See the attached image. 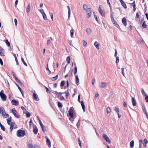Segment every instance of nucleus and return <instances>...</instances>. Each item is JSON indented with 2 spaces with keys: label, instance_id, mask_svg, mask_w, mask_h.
Wrapping results in <instances>:
<instances>
[{
  "label": "nucleus",
  "instance_id": "obj_25",
  "mask_svg": "<svg viewBox=\"0 0 148 148\" xmlns=\"http://www.w3.org/2000/svg\"><path fill=\"white\" fill-rule=\"evenodd\" d=\"M114 24L115 26L118 28L119 29L121 30V29L120 27V26L118 24L117 22L114 23Z\"/></svg>",
  "mask_w": 148,
  "mask_h": 148
},
{
  "label": "nucleus",
  "instance_id": "obj_38",
  "mask_svg": "<svg viewBox=\"0 0 148 148\" xmlns=\"http://www.w3.org/2000/svg\"><path fill=\"white\" fill-rule=\"evenodd\" d=\"M58 106L59 108H62V104L60 102L58 101Z\"/></svg>",
  "mask_w": 148,
  "mask_h": 148
},
{
  "label": "nucleus",
  "instance_id": "obj_49",
  "mask_svg": "<svg viewBox=\"0 0 148 148\" xmlns=\"http://www.w3.org/2000/svg\"><path fill=\"white\" fill-rule=\"evenodd\" d=\"M80 124V119H79L78 121L77 124V127H78Z\"/></svg>",
  "mask_w": 148,
  "mask_h": 148
},
{
  "label": "nucleus",
  "instance_id": "obj_29",
  "mask_svg": "<svg viewBox=\"0 0 148 148\" xmlns=\"http://www.w3.org/2000/svg\"><path fill=\"white\" fill-rule=\"evenodd\" d=\"M2 116L5 118H7L8 117H9V115L8 114H6V113H4L2 115Z\"/></svg>",
  "mask_w": 148,
  "mask_h": 148
},
{
  "label": "nucleus",
  "instance_id": "obj_45",
  "mask_svg": "<svg viewBox=\"0 0 148 148\" xmlns=\"http://www.w3.org/2000/svg\"><path fill=\"white\" fill-rule=\"evenodd\" d=\"M42 15L43 16V18L44 20H46L47 19V16L45 13H44V14H43Z\"/></svg>",
  "mask_w": 148,
  "mask_h": 148
},
{
  "label": "nucleus",
  "instance_id": "obj_34",
  "mask_svg": "<svg viewBox=\"0 0 148 148\" xmlns=\"http://www.w3.org/2000/svg\"><path fill=\"white\" fill-rule=\"evenodd\" d=\"M41 128L42 129V132H45L46 131V129L44 125L42 126V127H41Z\"/></svg>",
  "mask_w": 148,
  "mask_h": 148
},
{
  "label": "nucleus",
  "instance_id": "obj_15",
  "mask_svg": "<svg viewBox=\"0 0 148 148\" xmlns=\"http://www.w3.org/2000/svg\"><path fill=\"white\" fill-rule=\"evenodd\" d=\"M11 103L13 105L16 106L17 104V103H18V101L14 99H13L12 100Z\"/></svg>",
  "mask_w": 148,
  "mask_h": 148
},
{
  "label": "nucleus",
  "instance_id": "obj_10",
  "mask_svg": "<svg viewBox=\"0 0 148 148\" xmlns=\"http://www.w3.org/2000/svg\"><path fill=\"white\" fill-rule=\"evenodd\" d=\"M86 11V12L87 14V17L89 18L91 16L90 13L92 11L91 9L90 8H88Z\"/></svg>",
  "mask_w": 148,
  "mask_h": 148
},
{
  "label": "nucleus",
  "instance_id": "obj_31",
  "mask_svg": "<svg viewBox=\"0 0 148 148\" xmlns=\"http://www.w3.org/2000/svg\"><path fill=\"white\" fill-rule=\"evenodd\" d=\"M142 26L144 28H146L147 27V25L146 24V22L145 21H144L142 25Z\"/></svg>",
  "mask_w": 148,
  "mask_h": 148
},
{
  "label": "nucleus",
  "instance_id": "obj_9",
  "mask_svg": "<svg viewBox=\"0 0 148 148\" xmlns=\"http://www.w3.org/2000/svg\"><path fill=\"white\" fill-rule=\"evenodd\" d=\"M33 132L35 134H37L38 132L37 127L34 125H33Z\"/></svg>",
  "mask_w": 148,
  "mask_h": 148
},
{
  "label": "nucleus",
  "instance_id": "obj_44",
  "mask_svg": "<svg viewBox=\"0 0 148 148\" xmlns=\"http://www.w3.org/2000/svg\"><path fill=\"white\" fill-rule=\"evenodd\" d=\"M45 88L46 89V91L50 94L51 93V92L49 90V88H47V87L44 86Z\"/></svg>",
  "mask_w": 148,
  "mask_h": 148
},
{
  "label": "nucleus",
  "instance_id": "obj_39",
  "mask_svg": "<svg viewBox=\"0 0 148 148\" xmlns=\"http://www.w3.org/2000/svg\"><path fill=\"white\" fill-rule=\"evenodd\" d=\"M75 67L74 68V73L75 74H76L77 72V66H76V64L75 63Z\"/></svg>",
  "mask_w": 148,
  "mask_h": 148
},
{
  "label": "nucleus",
  "instance_id": "obj_1",
  "mask_svg": "<svg viewBox=\"0 0 148 148\" xmlns=\"http://www.w3.org/2000/svg\"><path fill=\"white\" fill-rule=\"evenodd\" d=\"M16 135L19 137H22L25 135V132L24 130H19L17 131Z\"/></svg>",
  "mask_w": 148,
  "mask_h": 148
},
{
  "label": "nucleus",
  "instance_id": "obj_27",
  "mask_svg": "<svg viewBox=\"0 0 148 148\" xmlns=\"http://www.w3.org/2000/svg\"><path fill=\"white\" fill-rule=\"evenodd\" d=\"M30 4H28L27 7L26 11L27 13H28L30 11Z\"/></svg>",
  "mask_w": 148,
  "mask_h": 148
},
{
  "label": "nucleus",
  "instance_id": "obj_37",
  "mask_svg": "<svg viewBox=\"0 0 148 148\" xmlns=\"http://www.w3.org/2000/svg\"><path fill=\"white\" fill-rule=\"evenodd\" d=\"M21 61L22 62H23V64L26 66H27V63L25 62V61L24 60V58L22 57L21 58Z\"/></svg>",
  "mask_w": 148,
  "mask_h": 148
},
{
  "label": "nucleus",
  "instance_id": "obj_16",
  "mask_svg": "<svg viewBox=\"0 0 148 148\" xmlns=\"http://www.w3.org/2000/svg\"><path fill=\"white\" fill-rule=\"evenodd\" d=\"M16 85L18 87L19 90V91L21 93V94L22 95V96L23 97L24 94H23V90L21 88L19 87V86L18 84H16Z\"/></svg>",
  "mask_w": 148,
  "mask_h": 148
},
{
  "label": "nucleus",
  "instance_id": "obj_43",
  "mask_svg": "<svg viewBox=\"0 0 148 148\" xmlns=\"http://www.w3.org/2000/svg\"><path fill=\"white\" fill-rule=\"evenodd\" d=\"M65 82L64 81H62L61 82L60 86L61 87H63L64 86Z\"/></svg>",
  "mask_w": 148,
  "mask_h": 148
},
{
  "label": "nucleus",
  "instance_id": "obj_3",
  "mask_svg": "<svg viewBox=\"0 0 148 148\" xmlns=\"http://www.w3.org/2000/svg\"><path fill=\"white\" fill-rule=\"evenodd\" d=\"M74 108L73 107L70 108L69 111V115L71 119H72L74 117V114L73 110Z\"/></svg>",
  "mask_w": 148,
  "mask_h": 148
},
{
  "label": "nucleus",
  "instance_id": "obj_33",
  "mask_svg": "<svg viewBox=\"0 0 148 148\" xmlns=\"http://www.w3.org/2000/svg\"><path fill=\"white\" fill-rule=\"evenodd\" d=\"M71 58L69 56H68L66 58V61L68 64H69L70 62Z\"/></svg>",
  "mask_w": 148,
  "mask_h": 148
},
{
  "label": "nucleus",
  "instance_id": "obj_64",
  "mask_svg": "<svg viewBox=\"0 0 148 148\" xmlns=\"http://www.w3.org/2000/svg\"><path fill=\"white\" fill-rule=\"evenodd\" d=\"M18 0H16L15 2V7H16V5L18 4Z\"/></svg>",
  "mask_w": 148,
  "mask_h": 148
},
{
  "label": "nucleus",
  "instance_id": "obj_41",
  "mask_svg": "<svg viewBox=\"0 0 148 148\" xmlns=\"http://www.w3.org/2000/svg\"><path fill=\"white\" fill-rule=\"evenodd\" d=\"M14 79L18 83L21 84V82L20 81V80L18 79L17 77H15Z\"/></svg>",
  "mask_w": 148,
  "mask_h": 148
},
{
  "label": "nucleus",
  "instance_id": "obj_47",
  "mask_svg": "<svg viewBox=\"0 0 148 148\" xmlns=\"http://www.w3.org/2000/svg\"><path fill=\"white\" fill-rule=\"evenodd\" d=\"M87 8V5L86 4H84L83 5V9L84 10H86Z\"/></svg>",
  "mask_w": 148,
  "mask_h": 148
},
{
  "label": "nucleus",
  "instance_id": "obj_4",
  "mask_svg": "<svg viewBox=\"0 0 148 148\" xmlns=\"http://www.w3.org/2000/svg\"><path fill=\"white\" fill-rule=\"evenodd\" d=\"M29 148H41L39 145L36 144H33L32 143H29L28 145Z\"/></svg>",
  "mask_w": 148,
  "mask_h": 148
},
{
  "label": "nucleus",
  "instance_id": "obj_56",
  "mask_svg": "<svg viewBox=\"0 0 148 148\" xmlns=\"http://www.w3.org/2000/svg\"><path fill=\"white\" fill-rule=\"evenodd\" d=\"M116 63H118L119 62V57H116Z\"/></svg>",
  "mask_w": 148,
  "mask_h": 148
},
{
  "label": "nucleus",
  "instance_id": "obj_21",
  "mask_svg": "<svg viewBox=\"0 0 148 148\" xmlns=\"http://www.w3.org/2000/svg\"><path fill=\"white\" fill-rule=\"evenodd\" d=\"M143 141V146L144 147H146V145L148 143V141L146 138H145L144 139Z\"/></svg>",
  "mask_w": 148,
  "mask_h": 148
},
{
  "label": "nucleus",
  "instance_id": "obj_57",
  "mask_svg": "<svg viewBox=\"0 0 148 148\" xmlns=\"http://www.w3.org/2000/svg\"><path fill=\"white\" fill-rule=\"evenodd\" d=\"M122 73L124 76H125V73L124 72V69L123 68H122Z\"/></svg>",
  "mask_w": 148,
  "mask_h": 148
},
{
  "label": "nucleus",
  "instance_id": "obj_6",
  "mask_svg": "<svg viewBox=\"0 0 148 148\" xmlns=\"http://www.w3.org/2000/svg\"><path fill=\"white\" fill-rule=\"evenodd\" d=\"M12 111L13 114L14 115L15 117L16 118H19V116L18 115H17L16 114V111L15 108H13L12 110Z\"/></svg>",
  "mask_w": 148,
  "mask_h": 148
},
{
  "label": "nucleus",
  "instance_id": "obj_11",
  "mask_svg": "<svg viewBox=\"0 0 148 148\" xmlns=\"http://www.w3.org/2000/svg\"><path fill=\"white\" fill-rule=\"evenodd\" d=\"M45 138L46 139V143L48 146L50 147L51 146V143L50 140L49 139L47 136H45Z\"/></svg>",
  "mask_w": 148,
  "mask_h": 148
},
{
  "label": "nucleus",
  "instance_id": "obj_28",
  "mask_svg": "<svg viewBox=\"0 0 148 148\" xmlns=\"http://www.w3.org/2000/svg\"><path fill=\"white\" fill-rule=\"evenodd\" d=\"M134 142L133 140H132L130 143V146L131 148L133 147L134 146Z\"/></svg>",
  "mask_w": 148,
  "mask_h": 148
},
{
  "label": "nucleus",
  "instance_id": "obj_62",
  "mask_svg": "<svg viewBox=\"0 0 148 148\" xmlns=\"http://www.w3.org/2000/svg\"><path fill=\"white\" fill-rule=\"evenodd\" d=\"M0 64L1 66H2L3 64L2 60L1 58H0Z\"/></svg>",
  "mask_w": 148,
  "mask_h": 148
},
{
  "label": "nucleus",
  "instance_id": "obj_42",
  "mask_svg": "<svg viewBox=\"0 0 148 148\" xmlns=\"http://www.w3.org/2000/svg\"><path fill=\"white\" fill-rule=\"evenodd\" d=\"M26 117L27 118H29L30 117L31 115V114L30 112H29L28 111H27L26 113Z\"/></svg>",
  "mask_w": 148,
  "mask_h": 148
},
{
  "label": "nucleus",
  "instance_id": "obj_7",
  "mask_svg": "<svg viewBox=\"0 0 148 148\" xmlns=\"http://www.w3.org/2000/svg\"><path fill=\"white\" fill-rule=\"evenodd\" d=\"M33 97L34 99L36 101H38L39 100V99L38 98V96L36 93V92L35 91H34V92Z\"/></svg>",
  "mask_w": 148,
  "mask_h": 148
},
{
  "label": "nucleus",
  "instance_id": "obj_60",
  "mask_svg": "<svg viewBox=\"0 0 148 148\" xmlns=\"http://www.w3.org/2000/svg\"><path fill=\"white\" fill-rule=\"evenodd\" d=\"M66 98H67L68 97L69 95V94L68 91V90H67V92H66Z\"/></svg>",
  "mask_w": 148,
  "mask_h": 148
},
{
  "label": "nucleus",
  "instance_id": "obj_51",
  "mask_svg": "<svg viewBox=\"0 0 148 148\" xmlns=\"http://www.w3.org/2000/svg\"><path fill=\"white\" fill-rule=\"evenodd\" d=\"M93 13H94V16L97 22H98V20L97 19V16L95 14L94 12H93Z\"/></svg>",
  "mask_w": 148,
  "mask_h": 148
},
{
  "label": "nucleus",
  "instance_id": "obj_24",
  "mask_svg": "<svg viewBox=\"0 0 148 148\" xmlns=\"http://www.w3.org/2000/svg\"><path fill=\"white\" fill-rule=\"evenodd\" d=\"M12 117L10 116L9 118L7 119V123L8 125H10V122H11L12 121Z\"/></svg>",
  "mask_w": 148,
  "mask_h": 148
},
{
  "label": "nucleus",
  "instance_id": "obj_50",
  "mask_svg": "<svg viewBox=\"0 0 148 148\" xmlns=\"http://www.w3.org/2000/svg\"><path fill=\"white\" fill-rule=\"evenodd\" d=\"M60 98L59 99L61 100H63L64 101L65 100V99L64 97H63L62 95H60Z\"/></svg>",
  "mask_w": 148,
  "mask_h": 148
},
{
  "label": "nucleus",
  "instance_id": "obj_53",
  "mask_svg": "<svg viewBox=\"0 0 148 148\" xmlns=\"http://www.w3.org/2000/svg\"><path fill=\"white\" fill-rule=\"evenodd\" d=\"M78 142H79V146L80 147H81V146H82V143H81V142L80 141V139L78 138Z\"/></svg>",
  "mask_w": 148,
  "mask_h": 148
},
{
  "label": "nucleus",
  "instance_id": "obj_26",
  "mask_svg": "<svg viewBox=\"0 0 148 148\" xmlns=\"http://www.w3.org/2000/svg\"><path fill=\"white\" fill-rule=\"evenodd\" d=\"M10 132H11L13 128L14 124L13 123H11L10 124Z\"/></svg>",
  "mask_w": 148,
  "mask_h": 148
},
{
  "label": "nucleus",
  "instance_id": "obj_18",
  "mask_svg": "<svg viewBox=\"0 0 148 148\" xmlns=\"http://www.w3.org/2000/svg\"><path fill=\"white\" fill-rule=\"evenodd\" d=\"M81 105L82 106V108L83 109L84 111H85V106L84 103V102L83 101H80Z\"/></svg>",
  "mask_w": 148,
  "mask_h": 148
},
{
  "label": "nucleus",
  "instance_id": "obj_54",
  "mask_svg": "<svg viewBox=\"0 0 148 148\" xmlns=\"http://www.w3.org/2000/svg\"><path fill=\"white\" fill-rule=\"evenodd\" d=\"M0 127L1 128V129L2 130H3V131H5V127H4V126L2 125L1 126H0Z\"/></svg>",
  "mask_w": 148,
  "mask_h": 148
},
{
  "label": "nucleus",
  "instance_id": "obj_12",
  "mask_svg": "<svg viewBox=\"0 0 148 148\" xmlns=\"http://www.w3.org/2000/svg\"><path fill=\"white\" fill-rule=\"evenodd\" d=\"M119 1L122 6H123L124 8L126 9L127 8V6L124 2L123 0H119Z\"/></svg>",
  "mask_w": 148,
  "mask_h": 148
},
{
  "label": "nucleus",
  "instance_id": "obj_32",
  "mask_svg": "<svg viewBox=\"0 0 148 148\" xmlns=\"http://www.w3.org/2000/svg\"><path fill=\"white\" fill-rule=\"evenodd\" d=\"M5 42L8 47L10 46V42H9L8 39H7L5 40Z\"/></svg>",
  "mask_w": 148,
  "mask_h": 148
},
{
  "label": "nucleus",
  "instance_id": "obj_40",
  "mask_svg": "<svg viewBox=\"0 0 148 148\" xmlns=\"http://www.w3.org/2000/svg\"><path fill=\"white\" fill-rule=\"evenodd\" d=\"M141 92L142 93V94L144 96H146L147 95V94L145 92V91H144V89L142 88V90H141Z\"/></svg>",
  "mask_w": 148,
  "mask_h": 148
},
{
  "label": "nucleus",
  "instance_id": "obj_20",
  "mask_svg": "<svg viewBox=\"0 0 148 148\" xmlns=\"http://www.w3.org/2000/svg\"><path fill=\"white\" fill-rule=\"evenodd\" d=\"M101 87L105 88L107 86V84L105 82H102L101 83Z\"/></svg>",
  "mask_w": 148,
  "mask_h": 148
},
{
  "label": "nucleus",
  "instance_id": "obj_8",
  "mask_svg": "<svg viewBox=\"0 0 148 148\" xmlns=\"http://www.w3.org/2000/svg\"><path fill=\"white\" fill-rule=\"evenodd\" d=\"M99 11L100 12V14L103 17L105 16V12H104L103 10H102L101 9V8L100 6H99Z\"/></svg>",
  "mask_w": 148,
  "mask_h": 148
},
{
  "label": "nucleus",
  "instance_id": "obj_52",
  "mask_svg": "<svg viewBox=\"0 0 148 148\" xmlns=\"http://www.w3.org/2000/svg\"><path fill=\"white\" fill-rule=\"evenodd\" d=\"M114 110L115 111H116L118 113H119V108H117V107H115L114 109Z\"/></svg>",
  "mask_w": 148,
  "mask_h": 148
},
{
  "label": "nucleus",
  "instance_id": "obj_55",
  "mask_svg": "<svg viewBox=\"0 0 148 148\" xmlns=\"http://www.w3.org/2000/svg\"><path fill=\"white\" fill-rule=\"evenodd\" d=\"M83 45L84 46L86 47V46L87 42L84 40H83Z\"/></svg>",
  "mask_w": 148,
  "mask_h": 148
},
{
  "label": "nucleus",
  "instance_id": "obj_14",
  "mask_svg": "<svg viewBox=\"0 0 148 148\" xmlns=\"http://www.w3.org/2000/svg\"><path fill=\"white\" fill-rule=\"evenodd\" d=\"M123 24L126 26L127 25L126 19L125 17L123 18L122 20Z\"/></svg>",
  "mask_w": 148,
  "mask_h": 148
},
{
  "label": "nucleus",
  "instance_id": "obj_36",
  "mask_svg": "<svg viewBox=\"0 0 148 148\" xmlns=\"http://www.w3.org/2000/svg\"><path fill=\"white\" fill-rule=\"evenodd\" d=\"M86 32L87 34H90L91 32V29L90 28H87L86 29Z\"/></svg>",
  "mask_w": 148,
  "mask_h": 148
},
{
  "label": "nucleus",
  "instance_id": "obj_46",
  "mask_svg": "<svg viewBox=\"0 0 148 148\" xmlns=\"http://www.w3.org/2000/svg\"><path fill=\"white\" fill-rule=\"evenodd\" d=\"M143 110L145 114L146 115H147V113L146 112V111L145 108V107L144 106H143Z\"/></svg>",
  "mask_w": 148,
  "mask_h": 148
},
{
  "label": "nucleus",
  "instance_id": "obj_2",
  "mask_svg": "<svg viewBox=\"0 0 148 148\" xmlns=\"http://www.w3.org/2000/svg\"><path fill=\"white\" fill-rule=\"evenodd\" d=\"M0 96L3 101H5L6 100L7 97L6 95L3 93V90H2L0 92Z\"/></svg>",
  "mask_w": 148,
  "mask_h": 148
},
{
  "label": "nucleus",
  "instance_id": "obj_5",
  "mask_svg": "<svg viewBox=\"0 0 148 148\" xmlns=\"http://www.w3.org/2000/svg\"><path fill=\"white\" fill-rule=\"evenodd\" d=\"M103 137L104 139L106 140V141L108 142V143H111V140L109 137L106 134H103Z\"/></svg>",
  "mask_w": 148,
  "mask_h": 148
},
{
  "label": "nucleus",
  "instance_id": "obj_35",
  "mask_svg": "<svg viewBox=\"0 0 148 148\" xmlns=\"http://www.w3.org/2000/svg\"><path fill=\"white\" fill-rule=\"evenodd\" d=\"M70 33L71 37L72 38L74 34V31L73 29H71V30Z\"/></svg>",
  "mask_w": 148,
  "mask_h": 148
},
{
  "label": "nucleus",
  "instance_id": "obj_19",
  "mask_svg": "<svg viewBox=\"0 0 148 148\" xmlns=\"http://www.w3.org/2000/svg\"><path fill=\"white\" fill-rule=\"evenodd\" d=\"M67 8L68 10V19H69L70 16L71 15V10L70 8V7L69 6H67Z\"/></svg>",
  "mask_w": 148,
  "mask_h": 148
},
{
  "label": "nucleus",
  "instance_id": "obj_17",
  "mask_svg": "<svg viewBox=\"0 0 148 148\" xmlns=\"http://www.w3.org/2000/svg\"><path fill=\"white\" fill-rule=\"evenodd\" d=\"M5 112L4 108L2 107H0V113L2 115Z\"/></svg>",
  "mask_w": 148,
  "mask_h": 148
},
{
  "label": "nucleus",
  "instance_id": "obj_61",
  "mask_svg": "<svg viewBox=\"0 0 148 148\" xmlns=\"http://www.w3.org/2000/svg\"><path fill=\"white\" fill-rule=\"evenodd\" d=\"M14 21L15 25L16 26L17 24V21L16 18L14 19Z\"/></svg>",
  "mask_w": 148,
  "mask_h": 148
},
{
  "label": "nucleus",
  "instance_id": "obj_23",
  "mask_svg": "<svg viewBox=\"0 0 148 148\" xmlns=\"http://www.w3.org/2000/svg\"><path fill=\"white\" fill-rule=\"evenodd\" d=\"M75 78L76 79V84L78 85L79 84V79L78 75H77L76 76Z\"/></svg>",
  "mask_w": 148,
  "mask_h": 148
},
{
  "label": "nucleus",
  "instance_id": "obj_22",
  "mask_svg": "<svg viewBox=\"0 0 148 148\" xmlns=\"http://www.w3.org/2000/svg\"><path fill=\"white\" fill-rule=\"evenodd\" d=\"M94 45L97 49H99V44L97 41H95V42L94 43Z\"/></svg>",
  "mask_w": 148,
  "mask_h": 148
},
{
  "label": "nucleus",
  "instance_id": "obj_63",
  "mask_svg": "<svg viewBox=\"0 0 148 148\" xmlns=\"http://www.w3.org/2000/svg\"><path fill=\"white\" fill-rule=\"evenodd\" d=\"M95 79H92V84L93 85H94L95 83Z\"/></svg>",
  "mask_w": 148,
  "mask_h": 148
},
{
  "label": "nucleus",
  "instance_id": "obj_48",
  "mask_svg": "<svg viewBox=\"0 0 148 148\" xmlns=\"http://www.w3.org/2000/svg\"><path fill=\"white\" fill-rule=\"evenodd\" d=\"M111 111L110 109V108L108 107L107 108V112L108 114Z\"/></svg>",
  "mask_w": 148,
  "mask_h": 148
},
{
  "label": "nucleus",
  "instance_id": "obj_59",
  "mask_svg": "<svg viewBox=\"0 0 148 148\" xmlns=\"http://www.w3.org/2000/svg\"><path fill=\"white\" fill-rule=\"evenodd\" d=\"M69 72H70V73L69 74V76L71 77V75H72V73L73 72V70H72L71 71H69Z\"/></svg>",
  "mask_w": 148,
  "mask_h": 148
},
{
  "label": "nucleus",
  "instance_id": "obj_13",
  "mask_svg": "<svg viewBox=\"0 0 148 148\" xmlns=\"http://www.w3.org/2000/svg\"><path fill=\"white\" fill-rule=\"evenodd\" d=\"M132 103L133 106H136V103L134 98L132 97Z\"/></svg>",
  "mask_w": 148,
  "mask_h": 148
},
{
  "label": "nucleus",
  "instance_id": "obj_58",
  "mask_svg": "<svg viewBox=\"0 0 148 148\" xmlns=\"http://www.w3.org/2000/svg\"><path fill=\"white\" fill-rule=\"evenodd\" d=\"M146 97L145 98V100L146 102H148V95H146Z\"/></svg>",
  "mask_w": 148,
  "mask_h": 148
},
{
  "label": "nucleus",
  "instance_id": "obj_30",
  "mask_svg": "<svg viewBox=\"0 0 148 148\" xmlns=\"http://www.w3.org/2000/svg\"><path fill=\"white\" fill-rule=\"evenodd\" d=\"M107 3L109 5L110 8V12H112V7H111V5L110 4V2H109V0H107Z\"/></svg>",
  "mask_w": 148,
  "mask_h": 148
}]
</instances>
